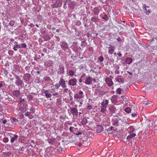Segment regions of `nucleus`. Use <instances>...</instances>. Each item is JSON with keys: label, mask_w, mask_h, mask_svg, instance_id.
Listing matches in <instances>:
<instances>
[{"label": "nucleus", "mask_w": 157, "mask_h": 157, "mask_svg": "<svg viewBox=\"0 0 157 157\" xmlns=\"http://www.w3.org/2000/svg\"><path fill=\"white\" fill-rule=\"evenodd\" d=\"M92 81L93 79L90 76H86L85 78V83L86 84L89 85L92 83Z\"/></svg>", "instance_id": "nucleus-6"}, {"label": "nucleus", "mask_w": 157, "mask_h": 157, "mask_svg": "<svg viewBox=\"0 0 157 157\" xmlns=\"http://www.w3.org/2000/svg\"><path fill=\"white\" fill-rule=\"evenodd\" d=\"M101 112L104 114H106V112H107V110L106 109V108L101 107Z\"/></svg>", "instance_id": "nucleus-26"}, {"label": "nucleus", "mask_w": 157, "mask_h": 157, "mask_svg": "<svg viewBox=\"0 0 157 157\" xmlns=\"http://www.w3.org/2000/svg\"><path fill=\"white\" fill-rule=\"evenodd\" d=\"M13 95L17 97L19 96L20 94L19 91L18 90H14L13 91Z\"/></svg>", "instance_id": "nucleus-23"}, {"label": "nucleus", "mask_w": 157, "mask_h": 157, "mask_svg": "<svg viewBox=\"0 0 157 157\" xmlns=\"http://www.w3.org/2000/svg\"><path fill=\"white\" fill-rule=\"evenodd\" d=\"M122 99V97H120V96H118L116 95H113L111 97V101L114 104H116L117 103L119 104V102L121 101Z\"/></svg>", "instance_id": "nucleus-1"}, {"label": "nucleus", "mask_w": 157, "mask_h": 157, "mask_svg": "<svg viewBox=\"0 0 157 157\" xmlns=\"http://www.w3.org/2000/svg\"><path fill=\"white\" fill-rule=\"evenodd\" d=\"M145 125L147 128H149L150 129V127L153 125V123L151 121H147L145 123Z\"/></svg>", "instance_id": "nucleus-11"}, {"label": "nucleus", "mask_w": 157, "mask_h": 157, "mask_svg": "<svg viewBox=\"0 0 157 157\" xmlns=\"http://www.w3.org/2000/svg\"><path fill=\"white\" fill-rule=\"evenodd\" d=\"M102 88H101L100 89H98V95L101 96V95H103L105 94V92L104 91L101 90Z\"/></svg>", "instance_id": "nucleus-22"}, {"label": "nucleus", "mask_w": 157, "mask_h": 157, "mask_svg": "<svg viewBox=\"0 0 157 157\" xmlns=\"http://www.w3.org/2000/svg\"><path fill=\"white\" fill-rule=\"evenodd\" d=\"M21 48L20 46H19V44H16L14 45L13 46V49L15 51H17V48Z\"/></svg>", "instance_id": "nucleus-32"}, {"label": "nucleus", "mask_w": 157, "mask_h": 157, "mask_svg": "<svg viewBox=\"0 0 157 157\" xmlns=\"http://www.w3.org/2000/svg\"><path fill=\"white\" fill-rule=\"evenodd\" d=\"M24 78L26 81H28L30 78V75L29 73H26L24 76Z\"/></svg>", "instance_id": "nucleus-15"}, {"label": "nucleus", "mask_w": 157, "mask_h": 157, "mask_svg": "<svg viewBox=\"0 0 157 157\" xmlns=\"http://www.w3.org/2000/svg\"><path fill=\"white\" fill-rule=\"evenodd\" d=\"M153 124H154V125H155V124H156V126H157V122H156V121H154V123H153ZM157 126H156L155 125V127H156Z\"/></svg>", "instance_id": "nucleus-59"}, {"label": "nucleus", "mask_w": 157, "mask_h": 157, "mask_svg": "<svg viewBox=\"0 0 157 157\" xmlns=\"http://www.w3.org/2000/svg\"><path fill=\"white\" fill-rule=\"evenodd\" d=\"M20 117L21 118H23L24 117L23 114H21L20 115Z\"/></svg>", "instance_id": "nucleus-63"}, {"label": "nucleus", "mask_w": 157, "mask_h": 157, "mask_svg": "<svg viewBox=\"0 0 157 157\" xmlns=\"http://www.w3.org/2000/svg\"><path fill=\"white\" fill-rule=\"evenodd\" d=\"M145 105H148L149 106L151 105V101H147L144 104Z\"/></svg>", "instance_id": "nucleus-39"}, {"label": "nucleus", "mask_w": 157, "mask_h": 157, "mask_svg": "<svg viewBox=\"0 0 157 157\" xmlns=\"http://www.w3.org/2000/svg\"><path fill=\"white\" fill-rule=\"evenodd\" d=\"M46 97L47 98H49L50 97L52 96V95L50 93H46L45 94Z\"/></svg>", "instance_id": "nucleus-42"}, {"label": "nucleus", "mask_w": 157, "mask_h": 157, "mask_svg": "<svg viewBox=\"0 0 157 157\" xmlns=\"http://www.w3.org/2000/svg\"><path fill=\"white\" fill-rule=\"evenodd\" d=\"M59 84H60V86L62 88H65L67 87L66 81L63 78H61L59 79Z\"/></svg>", "instance_id": "nucleus-4"}, {"label": "nucleus", "mask_w": 157, "mask_h": 157, "mask_svg": "<svg viewBox=\"0 0 157 157\" xmlns=\"http://www.w3.org/2000/svg\"><path fill=\"white\" fill-rule=\"evenodd\" d=\"M15 83L17 86H19L22 85L23 84V82L20 79H19L18 80H16Z\"/></svg>", "instance_id": "nucleus-19"}, {"label": "nucleus", "mask_w": 157, "mask_h": 157, "mask_svg": "<svg viewBox=\"0 0 157 157\" xmlns=\"http://www.w3.org/2000/svg\"><path fill=\"white\" fill-rule=\"evenodd\" d=\"M117 55L119 56H122V54L120 52H119L117 53Z\"/></svg>", "instance_id": "nucleus-60"}, {"label": "nucleus", "mask_w": 157, "mask_h": 157, "mask_svg": "<svg viewBox=\"0 0 157 157\" xmlns=\"http://www.w3.org/2000/svg\"><path fill=\"white\" fill-rule=\"evenodd\" d=\"M99 8V7H96L93 9V12L94 15H98L99 14L100 12Z\"/></svg>", "instance_id": "nucleus-10"}, {"label": "nucleus", "mask_w": 157, "mask_h": 157, "mask_svg": "<svg viewBox=\"0 0 157 157\" xmlns=\"http://www.w3.org/2000/svg\"><path fill=\"white\" fill-rule=\"evenodd\" d=\"M122 89L120 88H118L116 90V92L118 94H121Z\"/></svg>", "instance_id": "nucleus-35"}, {"label": "nucleus", "mask_w": 157, "mask_h": 157, "mask_svg": "<svg viewBox=\"0 0 157 157\" xmlns=\"http://www.w3.org/2000/svg\"><path fill=\"white\" fill-rule=\"evenodd\" d=\"M64 68L63 67H61L59 69V71L61 73H63L64 72Z\"/></svg>", "instance_id": "nucleus-37"}, {"label": "nucleus", "mask_w": 157, "mask_h": 157, "mask_svg": "<svg viewBox=\"0 0 157 157\" xmlns=\"http://www.w3.org/2000/svg\"><path fill=\"white\" fill-rule=\"evenodd\" d=\"M98 60L100 62H102L104 60V58L102 56H101L98 58Z\"/></svg>", "instance_id": "nucleus-43"}, {"label": "nucleus", "mask_w": 157, "mask_h": 157, "mask_svg": "<svg viewBox=\"0 0 157 157\" xmlns=\"http://www.w3.org/2000/svg\"><path fill=\"white\" fill-rule=\"evenodd\" d=\"M55 86L56 88L57 89H58L59 87L60 86V84H59V83L58 84H57V83L55 85Z\"/></svg>", "instance_id": "nucleus-45"}, {"label": "nucleus", "mask_w": 157, "mask_h": 157, "mask_svg": "<svg viewBox=\"0 0 157 157\" xmlns=\"http://www.w3.org/2000/svg\"><path fill=\"white\" fill-rule=\"evenodd\" d=\"M27 47V45L25 43H22L21 44V46L20 47L21 48H25Z\"/></svg>", "instance_id": "nucleus-38"}, {"label": "nucleus", "mask_w": 157, "mask_h": 157, "mask_svg": "<svg viewBox=\"0 0 157 157\" xmlns=\"http://www.w3.org/2000/svg\"><path fill=\"white\" fill-rule=\"evenodd\" d=\"M29 117L30 119H32L33 117V115L31 114V113H30V114H29Z\"/></svg>", "instance_id": "nucleus-54"}, {"label": "nucleus", "mask_w": 157, "mask_h": 157, "mask_svg": "<svg viewBox=\"0 0 157 157\" xmlns=\"http://www.w3.org/2000/svg\"><path fill=\"white\" fill-rule=\"evenodd\" d=\"M92 108V106L91 105H88L87 106V108L89 110H90Z\"/></svg>", "instance_id": "nucleus-50"}, {"label": "nucleus", "mask_w": 157, "mask_h": 157, "mask_svg": "<svg viewBox=\"0 0 157 157\" xmlns=\"http://www.w3.org/2000/svg\"><path fill=\"white\" fill-rule=\"evenodd\" d=\"M58 94H59L58 93V92H56L55 93L53 94H52V95L55 96H56V95H58Z\"/></svg>", "instance_id": "nucleus-58"}, {"label": "nucleus", "mask_w": 157, "mask_h": 157, "mask_svg": "<svg viewBox=\"0 0 157 157\" xmlns=\"http://www.w3.org/2000/svg\"><path fill=\"white\" fill-rule=\"evenodd\" d=\"M6 122H7V120H4L3 121V123L4 124H5L6 123Z\"/></svg>", "instance_id": "nucleus-62"}, {"label": "nucleus", "mask_w": 157, "mask_h": 157, "mask_svg": "<svg viewBox=\"0 0 157 157\" xmlns=\"http://www.w3.org/2000/svg\"><path fill=\"white\" fill-rule=\"evenodd\" d=\"M74 128V127H70L69 128V130H70V131L71 132H73V131L72 130V129H73Z\"/></svg>", "instance_id": "nucleus-55"}, {"label": "nucleus", "mask_w": 157, "mask_h": 157, "mask_svg": "<svg viewBox=\"0 0 157 157\" xmlns=\"http://www.w3.org/2000/svg\"><path fill=\"white\" fill-rule=\"evenodd\" d=\"M63 92H65L67 93V91L69 92H70V90H68V89L67 88H65Z\"/></svg>", "instance_id": "nucleus-51"}, {"label": "nucleus", "mask_w": 157, "mask_h": 157, "mask_svg": "<svg viewBox=\"0 0 157 157\" xmlns=\"http://www.w3.org/2000/svg\"><path fill=\"white\" fill-rule=\"evenodd\" d=\"M33 96L31 95H29L27 96V99L29 100H31L33 98Z\"/></svg>", "instance_id": "nucleus-36"}, {"label": "nucleus", "mask_w": 157, "mask_h": 157, "mask_svg": "<svg viewBox=\"0 0 157 157\" xmlns=\"http://www.w3.org/2000/svg\"><path fill=\"white\" fill-rule=\"evenodd\" d=\"M132 58L128 57L126 59V62L128 64H130L132 61Z\"/></svg>", "instance_id": "nucleus-29"}, {"label": "nucleus", "mask_w": 157, "mask_h": 157, "mask_svg": "<svg viewBox=\"0 0 157 157\" xmlns=\"http://www.w3.org/2000/svg\"><path fill=\"white\" fill-rule=\"evenodd\" d=\"M150 10H149L147 11L145 13L147 14H149V13H150Z\"/></svg>", "instance_id": "nucleus-56"}, {"label": "nucleus", "mask_w": 157, "mask_h": 157, "mask_svg": "<svg viewBox=\"0 0 157 157\" xmlns=\"http://www.w3.org/2000/svg\"><path fill=\"white\" fill-rule=\"evenodd\" d=\"M15 78L16 79V80H18L20 79L19 76L18 75H15Z\"/></svg>", "instance_id": "nucleus-52"}, {"label": "nucleus", "mask_w": 157, "mask_h": 157, "mask_svg": "<svg viewBox=\"0 0 157 157\" xmlns=\"http://www.w3.org/2000/svg\"><path fill=\"white\" fill-rule=\"evenodd\" d=\"M83 92L81 90H80L78 93L75 94L74 96V98L77 99L82 98H83Z\"/></svg>", "instance_id": "nucleus-3"}, {"label": "nucleus", "mask_w": 157, "mask_h": 157, "mask_svg": "<svg viewBox=\"0 0 157 157\" xmlns=\"http://www.w3.org/2000/svg\"><path fill=\"white\" fill-rule=\"evenodd\" d=\"M127 130L130 133L133 132L134 131L135 128L133 126H130L128 128Z\"/></svg>", "instance_id": "nucleus-17"}, {"label": "nucleus", "mask_w": 157, "mask_h": 157, "mask_svg": "<svg viewBox=\"0 0 157 157\" xmlns=\"http://www.w3.org/2000/svg\"><path fill=\"white\" fill-rule=\"evenodd\" d=\"M136 136V134L135 133H132L127 136V139L128 141H129L133 137Z\"/></svg>", "instance_id": "nucleus-16"}, {"label": "nucleus", "mask_w": 157, "mask_h": 157, "mask_svg": "<svg viewBox=\"0 0 157 157\" xmlns=\"http://www.w3.org/2000/svg\"><path fill=\"white\" fill-rule=\"evenodd\" d=\"M109 103V100H105L104 101H103L101 103V105L103 107L106 108L107 106Z\"/></svg>", "instance_id": "nucleus-14"}, {"label": "nucleus", "mask_w": 157, "mask_h": 157, "mask_svg": "<svg viewBox=\"0 0 157 157\" xmlns=\"http://www.w3.org/2000/svg\"><path fill=\"white\" fill-rule=\"evenodd\" d=\"M14 21L13 20H11L10 21L9 23V25L12 26L13 25L14 23Z\"/></svg>", "instance_id": "nucleus-41"}, {"label": "nucleus", "mask_w": 157, "mask_h": 157, "mask_svg": "<svg viewBox=\"0 0 157 157\" xmlns=\"http://www.w3.org/2000/svg\"><path fill=\"white\" fill-rule=\"evenodd\" d=\"M134 108H135L134 107H131L132 109H131L130 108L128 107L124 109V111L127 113H131L132 111V108L133 109Z\"/></svg>", "instance_id": "nucleus-21"}, {"label": "nucleus", "mask_w": 157, "mask_h": 157, "mask_svg": "<svg viewBox=\"0 0 157 157\" xmlns=\"http://www.w3.org/2000/svg\"><path fill=\"white\" fill-rule=\"evenodd\" d=\"M30 110L31 111V112H30L31 113H33L35 112V110L34 108L33 107L31 108Z\"/></svg>", "instance_id": "nucleus-44"}, {"label": "nucleus", "mask_w": 157, "mask_h": 157, "mask_svg": "<svg viewBox=\"0 0 157 157\" xmlns=\"http://www.w3.org/2000/svg\"><path fill=\"white\" fill-rule=\"evenodd\" d=\"M108 16H107V15H105L103 17H102V18L103 19L105 20H108Z\"/></svg>", "instance_id": "nucleus-47"}, {"label": "nucleus", "mask_w": 157, "mask_h": 157, "mask_svg": "<svg viewBox=\"0 0 157 157\" xmlns=\"http://www.w3.org/2000/svg\"><path fill=\"white\" fill-rule=\"evenodd\" d=\"M115 82L119 83H123V81L121 79L119 78H115Z\"/></svg>", "instance_id": "nucleus-30"}, {"label": "nucleus", "mask_w": 157, "mask_h": 157, "mask_svg": "<svg viewBox=\"0 0 157 157\" xmlns=\"http://www.w3.org/2000/svg\"><path fill=\"white\" fill-rule=\"evenodd\" d=\"M82 134V132H77V133L76 134V135H81Z\"/></svg>", "instance_id": "nucleus-57"}, {"label": "nucleus", "mask_w": 157, "mask_h": 157, "mask_svg": "<svg viewBox=\"0 0 157 157\" xmlns=\"http://www.w3.org/2000/svg\"><path fill=\"white\" fill-rule=\"evenodd\" d=\"M69 75L71 77H73L74 74V72L73 71L71 70L69 71Z\"/></svg>", "instance_id": "nucleus-33"}, {"label": "nucleus", "mask_w": 157, "mask_h": 157, "mask_svg": "<svg viewBox=\"0 0 157 157\" xmlns=\"http://www.w3.org/2000/svg\"><path fill=\"white\" fill-rule=\"evenodd\" d=\"M91 20L94 22H96L99 20L98 17H91Z\"/></svg>", "instance_id": "nucleus-28"}, {"label": "nucleus", "mask_w": 157, "mask_h": 157, "mask_svg": "<svg viewBox=\"0 0 157 157\" xmlns=\"http://www.w3.org/2000/svg\"><path fill=\"white\" fill-rule=\"evenodd\" d=\"M132 155H133L134 157H138L139 156L138 153L136 152H135L134 154H132Z\"/></svg>", "instance_id": "nucleus-49"}, {"label": "nucleus", "mask_w": 157, "mask_h": 157, "mask_svg": "<svg viewBox=\"0 0 157 157\" xmlns=\"http://www.w3.org/2000/svg\"><path fill=\"white\" fill-rule=\"evenodd\" d=\"M61 47L64 50L68 49V46L67 43L65 42H63L61 45Z\"/></svg>", "instance_id": "nucleus-12"}, {"label": "nucleus", "mask_w": 157, "mask_h": 157, "mask_svg": "<svg viewBox=\"0 0 157 157\" xmlns=\"http://www.w3.org/2000/svg\"><path fill=\"white\" fill-rule=\"evenodd\" d=\"M30 113H31L30 112H27L25 113V115L26 117H29Z\"/></svg>", "instance_id": "nucleus-46"}, {"label": "nucleus", "mask_w": 157, "mask_h": 157, "mask_svg": "<svg viewBox=\"0 0 157 157\" xmlns=\"http://www.w3.org/2000/svg\"><path fill=\"white\" fill-rule=\"evenodd\" d=\"M109 109L110 112L112 113H113L115 112L116 108L114 106H111L109 108Z\"/></svg>", "instance_id": "nucleus-25"}, {"label": "nucleus", "mask_w": 157, "mask_h": 157, "mask_svg": "<svg viewBox=\"0 0 157 157\" xmlns=\"http://www.w3.org/2000/svg\"><path fill=\"white\" fill-rule=\"evenodd\" d=\"M87 123V121L86 118H84L82 121V123L83 124H85Z\"/></svg>", "instance_id": "nucleus-34"}, {"label": "nucleus", "mask_w": 157, "mask_h": 157, "mask_svg": "<svg viewBox=\"0 0 157 157\" xmlns=\"http://www.w3.org/2000/svg\"><path fill=\"white\" fill-rule=\"evenodd\" d=\"M18 137V136L17 135H14L13 136V137L11 139L10 142L11 143H13L15 140H17Z\"/></svg>", "instance_id": "nucleus-18"}, {"label": "nucleus", "mask_w": 157, "mask_h": 157, "mask_svg": "<svg viewBox=\"0 0 157 157\" xmlns=\"http://www.w3.org/2000/svg\"><path fill=\"white\" fill-rule=\"evenodd\" d=\"M136 113L137 112L136 110V109H135V108H133V110H132V112L131 113H132V117H134L136 116Z\"/></svg>", "instance_id": "nucleus-27"}, {"label": "nucleus", "mask_w": 157, "mask_h": 157, "mask_svg": "<svg viewBox=\"0 0 157 157\" xmlns=\"http://www.w3.org/2000/svg\"><path fill=\"white\" fill-rule=\"evenodd\" d=\"M120 97H122V99H121V101L119 102V104L122 103L123 104L125 105L128 103V99L125 97V96H120Z\"/></svg>", "instance_id": "nucleus-5"}, {"label": "nucleus", "mask_w": 157, "mask_h": 157, "mask_svg": "<svg viewBox=\"0 0 157 157\" xmlns=\"http://www.w3.org/2000/svg\"><path fill=\"white\" fill-rule=\"evenodd\" d=\"M105 81L107 85L109 86H112L113 85V82L112 79L109 78H105Z\"/></svg>", "instance_id": "nucleus-8"}, {"label": "nucleus", "mask_w": 157, "mask_h": 157, "mask_svg": "<svg viewBox=\"0 0 157 157\" xmlns=\"http://www.w3.org/2000/svg\"><path fill=\"white\" fill-rule=\"evenodd\" d=\"M45 80L46 81H48L50 80V78L49 77H46L45 78Z\"/></svg>", "instance_id": "nucleus-53"}, {"label": "nucleus", "mask_w": 157, "mask_h": 157, "mask_svg": "<svg viewBox=\"0 0 157 157\" xmlns=\"http://www.w3.org/2000/svg\"><path fill=\"white\" fill-rule=\"evenodd\" d=\"M48 90H45L44 92V94H45L46 93H48Z\"/></svg>", "instance_id": "nucleus-64"}, {"label": "nucleus", "mask_w": 157, "mask_h": 157, "mask_svg": "<svg viewBox=\"0 0 157 157\" xmlns=\"http://www.w3.org/2000/svg\"><path fill=\"white\" fill-rule=\"evenodd\" d=\"M53 142H54V141H53L52 140H49V143L52 144Z\"/></svg>", "instance_id": "nucleus-61"}, {"label": "nucleus", "mask_w": 157, "mask_h": 157, "mask_svg": "<svg viewBox=\"0 0 157 157\" xmlns=\"http://www.w3.org/2000/svg\"><path fill=\"white\" fill-rule=\"evenodd\" d=\"M112 122L114 125L117 126L119 124V122L117 120L113 119L112 120Z\"/></svg>", "instance_id": "nucleus-31"}, {"label": "nucleus", "mask_w": 157, "mask_h": 157, "mask_svg": "<svg viewBox=\"0 0 157 157\" xmlns=\"http://www.w3.org/2000/svg\"><path fill=\"white\" fill-rule=\"evenodd\" d=\"M76 6V3L74 2H71L68 5V7L73 9Z\"/></svg>", "instance_id": "nucleus-13"}, {"label": "nucleus", "mask_w": 157, "mask_h": 157, "mask_svg": "<svg viewBox=\"0 0 157 157\" xmlns=\"http://www.w3.org/2000/svg\"><path fill=\"white\" fill-rule=\"evenodd\" d=\"M70 111L73 115L77 116L78 115V111L77 109L75 108H71Z\"/></svg>", "instance_id": "nucleus-9"}, {"label": "nucleus", "mask_w": 157, "mask_h": 157, "mask_svg": "<svg viewBox=\"0 0 157 157\" xmlns=\"http://www.w3.org/2000/svg\"><path fill=\"white\" fill-rule=\"evenodd\" d=\"M5 84L3 81L0 82V88H1Z\"/></svg>", "instance_id": "nucleus-48"}, {"label": "nucleus", "mask_w": 157, "mask_h": 157, "mask_svg": "<svg viewBox=\"0 0 157 157\" xmlns=\"http://www.w3.org/2000/svg\"><path fill=\"white\" fill-rule=\"evenodd\" d=\"M3 141L4 143H7L9 141V139L7 137H5L3 139Z\"/></svg>", "instance_id": "nucleus-40"}, {"label": "nucleus", "mask_w": 157, "mask_h": 157, "mask_svg": "<svg viewBox=\"0 0 157 157\" xmlns=\"http://www.w3.org/2000/svg\"><path fill=\"white\" fill-rule=\"evenodd\" d=\"M103 131V128L101 126H98L97 128V132L99 133Z\"/></svg>", "instance_id": "nucleus-20"}, {"label": "nucleus", "mask_w": 157, "mask_h": 157, "mask_svg": "<svg viewBox=\"0 0 157 157\" xmlns=\"http://www.w3.org/2000/svg\"><path fill=\"white\" fill-rule=\"evenodd\" d=\"M76 79L74 78H73L70 79L68 82V84L70 86H75L77 83Z\"/></svg>", "instance_id": "nucleus-7"}, {"label": "nucleus", "mask_w": 157, "mask_h": 157, "mask_svg": "<svg viewBox=\"0 0 157 157\" xmlns=\"http://www.w3.org/2000/svg\"><path fill=\"white\" fill-rule=\"evenodd\" d=\"M113 48V47L111 46L110 47L108 48V53L109 54L111 55L113 53L114 50L113 48Z\"/></svg>", "instance_id": "nucleus-24"}, {"label": "nucleus", "mask_w": 157, "mask_h": 157, "mask_svg": "<svg viewBox=\"0 0 157 157\" xmlns=\"http://www.w3.org/2000/svg\"><path fill=\"white\" fill-rule=\"evenodd\" d=\"M52 3L53 4L52 6V7L54 8L60 7L62 4L61 1L59 0H52Z\"/></svg>", "instance_id": "nucleus-2"}]
</instances>
